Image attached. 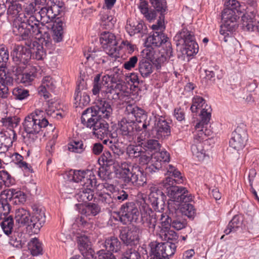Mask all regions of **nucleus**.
I'll list each match as a JSON object with an SVG mask.
<instances>
[{
    "label": "nucleus",
    "instance_id": "f704fd0d",
    "mask_svg": "<svg viewBox=\"0 0 259 259\" xmlns=\"http://www.w3.org/2000/svg\"><path fill=\"white\" fill-rule=\"evenodd\" d=\"M153 70L151 62L145 58H142L139 62V71L144 78L150 76Z\"/></svg>",
    "mask_w": 259,
    "mask_h": 259
},
{
    "label": "nucleus",
    "instance_id": "09e8293b",
    "mask_svg": "<svg viewBox=\"0 0 259 259\" xmlns=\"http://www.w3.org/2000/svg\"><path fill=\"white\" fill-rule=\"evenodd\" d=\"M9 201L1 193L0 195V220L5 219L10 212Z\"/></svg>",
    "mask_w": 259,
    "mask_h": 259
},
{
    "label": "nucleus",
    "instance_id": "864d4df0",
    "mask_svg": "<svg viewBox=\"0 0 259 259\" xmlns=\"http://www.w3.org/2000/svg\"><path fill=\"white\" fill-rule=\"evenodd\" d=\"M29 249L33 256L41 254L42 252L41 243L38 239L36 238H33L29 243Z\"/></svg>",
    "mask_w": 259,
    "mask_h": 259
},
{
    "label": "nucleus",
    "instance_id": "473e14b6",
    "mask_svg": "<svg viewBox=\"0 0 259 259\" xmlns=\"http://www.w3.org/2000/svg\"><path fill=\"white\" fill-rule=\"evenodd\" d=\"M23 70H20V69L14 70L15 77V80L18 83H23L25 85H28L30 84L31 82L34 80V75L33 73H22Z\"/></svg>",
    "mask_w": 259,
    "mask_h": 259
},
{
    "label": "nucleus",
    "instance_id": "f257e3e1",
    "mask_svg": "<svg viewBox=\"0 0 259 259\" xmlns=\"http://www.w3.org/2000/svg\"><path fill=\"white\" fill-rule=\"evenodd\" d=\"M22 20L18 17L13 22L12 31L14 35L18 36L19 41H25L32 39L33 35L37 37L44 30H47L48 27L40 22L34 15L30 16Z\"/></svg>",
    "mask_w": 259,
    "mask_h": 259
},
{
    "label": "nucleus",
    "instance_id": "72a5a7b5",
    "mask_svg": "<svg viewBox=\"0 0 259 259\" xmlns=\"http://www.w3.org/2000/svg\"><path fill=\"white\" fill-rule=\"evenodd\" d=\"M173 214H171V219H172L171 227L177 230H180L187 225V222L184 220L182 216L180 214L178 209L175 207Z\"/></svg>",
    "mask_w": 259,
    "mask_h": 259
},
{
    "label": "nucleus",
    "instance_id": "a18cd8bd",
    "mask_svg": "<svg viewBox=\"0 0 259 259\" xmlns=\"http://www.w3.org/2000/svg\"><path fill=\"white\" fill-rule=\"evenodd\" d=\"M101 74H98L96 75L94 79V87L92 89L93 93L94 95H97L99 92L101 91L102 93L106 94V92L103 91L106 90L107 88H109V84L104 85L105 83L104 81H103V78L102 81H100Z\"/></svg>",
    "mask_w": 259,
    "mask_h": 259
},
{
    "label": "nucleus",
    "instance_id": "c85d7f7f",
    "mask_svg": "<svg viewBox=\"0 0 259 259\" xmlns=\"http://www.w3.org/2000/svg\"><path fill=\"white\" fill-rule=\"evenodd\" d=\"M212 109L211 107L209 105H206L204 108L201 111L199 115L200 120L196 123L195 126V128H205V126L209 122L211 116Z\"/></svg>",
    "mask_w": 259,
    "mask_h": 259
},
{
    "label": "nucleus",
    "instance_id": "8fccbe9b",
    "mask_svg": "<svg viewBox=\"0 0 259 259\" xmlns=\"http://www.w3.org/2000/svg\"><path fill=\"white\" fill-rule=\"evenodd\" d=\"M22 8L21 5L16 0H9L8 3L7 14L13 17L20 15Z\"/></svg>",
    "mask_w": 259,
    "mask_h": 259
},
{
    "label": "nucleus",
    "instance_id": "0eeeda50",
    "mask_svg": "<svg viewBox=\"0 0 259 259\" xmlns=\"http://www.w3.org/2000/svg\"><path fill=\"white\" fill-rule=\"evenodd\" d=\"M112 109L110 105L102 99L98 98L96 105L88 108L82 113V122L88 118H93L95 115H99L104 118H108L111 114Z\"/></svg>",
    "mask_w": 259,
    "mask_h": 259
},
{
    "label": "nucleus",
    "instance_id": "052dcab7",
    "mask_svg": "<svg viewBox=\"0 0 259 259\" xmlns=\"http://www.w3.org/2000/svg\"><path fill=\"white\" fill-rule=\"evenodd\" d=\"M155 11L160 13L162 15L167 10L166 2L165 0H149Z\"/></svg>",
    "mask_w": 259,
    "mask_h": 259
},
{
    "label": "nucleus",
    "instance_id": "5701e85b",
    "mask_svg": "<svg viewBox=\"0 0 259 259\" xmlns=\"http://www.w3.org/2000/svg\"><path fill=\"white\" fill-rule=\"evenodd\" d=\"M13 78L9 73H6L4 69H0V97H7L8 88L7 85H12Z\"/></svg>",
    "mask_w": 259,
    "mask_h": 259
},
{
    "label": "nucleus",
    "instance_id": "79ce46f5",
    "mask_svg": "<svg viewBox=\"0 0 259 259\" xmlns=\"http://www.w3.org/2000/svg\"><path fill=\"white\" fill-rule=\"evenodd\" d=\"M139 8L141 12L146 19L149 21L154 19L156 17V13L154 10H149L148 2L145 0H140Z\"/></svg>",
    "mask_w": 259,
    "mask_h": 259
},
{
    "label": "nucleus",
    "instance_id": "dca6fc26",
    "mask_svg": "<svg viewBox=\"0 0 259 259\" xmlns=\"http://www.w3.org/2000/svg\"><path fill=\"white\" fill-rule=\"evenodd\" d=\"M154 137L158 139H164L170 135L169 123L163 118L156 120L155 126L152 130Z\"/></svg>",
    "mask_w": 259,
    "mask_h": 259
},
{
    "label": "nucleus",
    "instance_id": "de8ad7c7",
    "mask_svg": "<svg viewBox=\"0 0 259 259\" xmlns=\"http://www.w3.org/2000/svg\"><path fill=\"white\" fill-rule=\"evenodd\" d=\"M184 203V204H182L180 208L178 205H176L174 207H176L177 209L179 210L180 214L182 216L183 214L187 216L189 218L193 217L195 213V210L193 205L187 202Z\"/></svg>",
    "mask_w": 259,
    "mask_h": 259
},
{
    "label": "nucleus",
    "instance_id": "b1692460",
    "mask_svg": "<svg viewBox=\"0 0 259 259\" xmlns=\"http://www.w3.org/2000/svg\"><path fill=\"white\" fill-rule=\"evenodd\" d=\"M25 45L29 47L30 51H34V56L36 59L38 60H43L46 56V50L43 46L40 45L36 40L32 39L26 40L24 41Z\"/></svg>",
    "mask_w": 259,
    "mask_h": 259
},
{
    "label": "nucleus",
    "instance_id": "a19ab883",
    "mask_svg": "<svg viewBox=\"0 0 259 259\" xmlns=\"http://www.w3.org/2000/svg\"><path fill=\"white\" fill-rule=\"evenodd\" d=\"M125 113L127 115L131 114L135 118L141 117L144 119L146 117L145 111L140 108L138 107L134 104L126 103Z\"/></svg>",
    "mask_w": 259,
    "mask_h": 259
},
{
    "label": "nucleus",
    "instance_id": "7c9ffc66",
    "mask_svg": "<svg viewBox=\"0 0 259 259\" xmlns=\"http://www.w3.org/2000/svg\"><path fill=\"white\" fill-rule=\"evenodd\" d=\"M237 13L228 9H224L222 12L223 23H228L236 28V21L239 18Z\"/></svg>",
    "mask_w": 259,
    "mask_h": 259
},
{
    "label": "nucleus",
    "instance_id": "5fc2aeb1",
    "mask_svg": "<svg viewBox=\"0 0 259 259\" xmlns=\"http://www.w3.org/2000/svg\"><path fill=\"white\" fill-rule=\"evenodd\" d=\"M196 132L194 136V143H204L207 141V135L208 133L205 128H195Z\"/></svg>",
    "mask_w": 259,
    "mask_h": 259
},
{
    "label": "nucleus",
    "instance_id": "9d476101",
    "mask_svg": "<svg viewBox=\"0 0 259 259\" xmlns=\"http://www.w3.org/2000/svg\"><path fill=\"white\" fill-rule=\"evenodd\" d=\"M176 37L181 38L184 45L186 53L189 56L196 54L199 50L198 44L195 41L194 33L184 28L177 34Z\"/></svg>",
    "mask_w": 259,
    "mask_h": 259
},
{
    "label": "nucleus",
    "instance_id": "603ef678",
    "mask_svg": "<svg viewBox=\"0 0 259 259\" xmlns=\"http://www.w3.org/2000/svg\"><path fill=\"white\" fill-rule=\"evenodd\" d=\"M99 200L107 208L114 209L115 205L113 200V193H100L98 195Z\"/></svg>",
    "mask_w": 259,
    "mask_h": 259
},
{
    "label": "nucleus",
    "instance_id": "13d9d810",
    "mask_svg": "<svg viewBox=\"0 0 259 259\" xmlns=\"http://www.w3.org/2000/svg\"><path fill=\"white\" fill-rule=\"evenodd\" d=\"M225 9L233 10L237 13L238 15L243 13V10H244V9L242 8L243 6L237 0H228L225 3Z\"/></svg>",
    "mask_w": 259,
    "mask_h": 259
},
{
    "label": "nucleus",
    "instance_id": "7ed1b4c3",
    "mask_svg": "<svg viewBox=\"0 0 259 259\" xmlns=\"http://www.w3.org/2000/svg\"><path fill=\"white\" fill-rule=\"evenodd\" d=\"M44 111L36 109L25 118L23 123L24 132L22 136L24 139L31 138L33 140L35 135L40 131L41 128L48 125L49 121L44 117Z\"/></svg>",
    "mask_w": 259,
    "mask_h": 259
},
{
    "label": "nucleus",
    "instance_id": "58836bf2",
    "mask_svg": "<svg viewBox=\"0 0 259 259\" xmlns=\"http://www.w3.org/2000/svg\"><path fill=\"white\" fill-rule=\"evenodd\" d=\"M100 40L103 48L110 45H115L117 40L115 36L109 31H104L100 34Z\"/></svg>",
    "mask_w": 259,
    "mask_h": 259
},
{
    "label": "nucleus",
    "instance_id": "6ab92c4d",
    "mask_svg": "<svg viewBox=\"0 0 259 259\" xmlns=\"http://www.w3.org/2000/svg\"><path fill=\"white\" fill-rule=\"evenodd\" d=\"M32 216L31 224L36 230H39L46 222L45 209L41 205L33 204L31 206Z\"/></svg>",
    "mask_w": 259,
    "mask_h": 259
},
{
    "label": "nucleus",
    "instance_id": "1a4fd4ad",
    "mask_svg": "<svg viewBox=\"0 0 259 259\" xmlns=\"http://www.w3.org/2000/svg\"><path fill=\"white\" fill-rule=\"evenodd\" d=\"M134 120L123 118L118 121V126L115 132H113L111 136L115 139L118 137H121L128 142L133 139L135 135L134 128Z\"/></svg>",
    "mask_w": 259,
    "mask_h": 259
},
{
    "label": "nucleus",
    "instance_id": "4468645a",
    "mask_svg": "<svg viewBox=\"0 0 259 259\" xmlns=\"http://www.w3.org/2000/svg\"><path fill=\"white\" fill-rule=\"evenodd\" d=\"M121 80L120 75L116 71L113 74L110 75H107L103 76V81H104V85L107 84L109 82V88H107L106 90H103L106 92L108 95L110 94L113 96L117 95L119 96L121 93L120 90L122 88V85L120 82Z\"/></svg>",
    "mask_w": 259,
    "mask_h": 259
},
{
    "label": "nucleus",
    "instance_id": "0e129e2a",
    "mask_svg": "<svg viewBox=\"0 0 259 259\" xmlns=\"http://www.w3.org/2000/svg\"><path fill=\"white\" fill-rule=\"evenodd\" d=\"M93 187L82 186V204L88 203V201H91L94 196V191Z\"/></svg>",
    "mask_w": 259,
    "mask_h": 259
},
{
    "label": "nucleus",
    "instance_id": "a878e982",
    "mask_svg": "<svg viewBox=\"0 0 259 259\" xmlns=\"http://www.w3.org/2000/svg\"><path fill=\"white\" fill-rule=\"evenodd\" d=\"M65 26L63 19L57 18L55 23L52 26L53 39L55 42H59L62 41L63 38V29Z\"/></svg>",
    "mask_w": 259,
    "mask_h": 259
},
{
    "label": "nucleus",
    "instance_id": "e2e57ef3",
    "mask_svg": "<svg viewBox=\"0 0 259 259\" xmlns=\"http://www.w3.org/2000/svg\"><path fill=\"white\" fill-rule=\"evenodd\" d=\"M156 161L161 162L160 163L163 164L170 161V154L165 150L157 151L153 158Z\"/></svg>",
    "mask_w": 259,
    "mask_h": 259
},
{
    "label": "nucleus",
    "instance_id": "4c0bfd02",
    "mask_svg": "<svg viewBox=\"0 0 259 259\" xmlns=\"http://www.w3.org/2000/svg\"><path fill=\"white\" fill-rule=\"evenodd\" d=\"M126 29L128 34L131 35H134L136 33H146L147 29H144V24L143 22H133L127 24Z\"/></svg>",
    "mask_w": 259,
    "mask_h": 259
},
{
    "label": "nucleus",
    "instance_id": "a211bd4d",
    "mask_svg": "<svg viewBox=\"0 0 259 259\" xmlns=\"http://www.w3.org/2000/svg\"><path fill=\"white\" fill-rule=\"evenodd\" d=\"M38 94L40 97H50L55 94L56 91V82L50 76L44 77L41 81V85L38 88Z\"/></svg>",
    "mask_w": 259,
    "mask_h": 259
},
{
    "label": "nucleus",
    "instance_id": "423d86ee",
    "mask_svg": "<svg viewBox=\"0 0 259 259\" xmlns=\"http://www.w3.org/2000/svg\"><path fill=\"white\" fill-rule=\"evenodd\" d=\"M11 57L16 70H23L29 63L31 57V51L25 44H14L10 53Z\"/></svg>",
    "mask_w": 259,
    "mask_h": 259
},
{
    "label": "nucleus",
    "instance_id": "6e6552de",
    "mask_svg": "<svg viewBox=\"0 0 259 259\" xmlns=\"http://www.w3.org/2000/svg\"><path fill=\"white\" fill-rule=\"evenodd\" d=\"M145 46L159 47L163 46L166 55L171 59L173 57V51L169 38L162 32L155 31L149 36L145 42Z\"/></svg>",
    "mask_w": 259,
    "mask_h": 259
},
{
    "label": "nucleus",
    "instance_id": "774afa93",
    "mask_svg": "<svg viewBox=\"0 0 259 259\" xmlns=\"http://www.w3.org/2000/svg\"><path fill=\"white\" fill-rule=\"evenodd\" d=\"M167 60V58L164 54L160 53L159 51L154 57V59L152 60L153 64L156 67L157 69L161 68V66H163Z\"/></svg>",
    "mask_w": 259,
    "mask_h": 259
},
{
    "label": "nucleus",
    "instance_id": "49530a36",
    "mask_svg": "<svg viewBox=\"0 0 259 259\" xmlns=\"http://www.w3.org/2000/svg\"><path fill=\"white\" fill-rule=\"evenodd\" d=\"M36 38L41 43L40 46H43V48L45 47V49L49 50L53 49L52 39L48 28L47 30H44L42 31V33H39Z\"/></svg>",
    "mask_w": 259,
    "mask_h": 259
},
{
    "label": "nucleus",
    "instance_id": "f3484780",
    "mask_svg": "<svg viewBox=\"0 0 259 259\" xmlns=\"http://www.w3.org/2000/svg\"><path fill=\"white\" fill-rule=\"evenodd\" d=\"M165 197L163 192L156 187H151L149 200L153 208L157 212L164 209Z\"/></svg>",
    "mask_w": 259,
    "mask_h": 259
},
{
    "label": "nucleus",
    "instance_id": "c03bdc74",
    "mask_svg": "<svg viewBox=\"0 0 259 259\" xmlns=\"http://www.w3.org/2000/svg\"><path fill=\"white\" fill-rule=\"evenodd\" d=\"M82 206L84 207L82 208V214H85L86 216L90 214L95 216L100 212V206L94 203L88 202L82 204Z\"/></svg>",
    "mask_w": 259,
    "mask_h": 259
},
{
    "label": "nucleus",
    "instance_id": "3c124183",
    "mask_svg": "<svg viewBox=\"0 0 259 259\" xmlns=\"http://www.w3.org/2000/svg\"><path fill=\"white\" fill-rule=\"evenodd\" d=\"M159 236L162 240L166 241L167 242H169V241L177 240L178 238L177 233L174 231L170 230V228L160 229Z\"/></svg>",
    "mask_w": 259,
    "mask_h": 259
},
{
    "label": "nucleus",
    "instance_id": "aec40b11",
    "mask_svg": "<svg viewBox=\"0 0 259 259\" xmlns=\"http://www.w3.org/2000/svg\"><path fill=\"white\" fill-rule=\"evenodd\" d=\"M143 212H141V222L142 224L148 228L149 233H153L158 219L157 212L152 211L147 207Z\"/></svg>",
    "mask_w": 259,
    "mask_h": 259
},
{
    "label": "nucleus",
    "instance_id": "cd10ccee",
    "mask_svg": "<svg viewBox=\"0 0 259 259\" xmlns=\"http://www.w3.org/2000/svg\"><path fill=\"white\" fill-rule=\"evenodd\" d=\"M167 207L169 210L168 215L162 213L160 211L157 212L161 224V226L159 227L160 229H167L171 226L172 219H171V214H173L174 210H175V208L172 207V202L168 203Z\"/></svg>",
    "mask_w": 259,
    "mask_h": 259
},
{
    "label": "nucleus",
    "instance_id": "69168bd1",
    "mask_svg": "<svg viewBox=\"0 0 259 259\" xmlns=\"http://www.w3.org/2000/svg\"><path fill=\"white\" fill-rule=\"evenodd\" d=\"M144 147L153 152L154 155L157 151L160 150L161 144L157 140L150 139L147 141L144 144L142 143Z\"/></svg>",
    "mask_w": 259,
    "mask_h": 259
},
{
    "label": "nucleus",
    "instance_id": "20e7f679",
    "mask_svg": "<svg viewBox=\"0 0 259 259\" xmlns=\"http://www.w3.org/2000/svg\"><path fill=\"white\" fill-rule=\"evenodd\" d=\"M117 214L123 225L137 224L139 222L140 211L138 203L130 201L122 204Z\"/></svg>",
    "mask_w": 259,
    "mask_h": 259
},
{
    "label": "nucleus",
    "instance_id": "c9c22d12",
    "mask_svg": "<svg viewBox=\"0 0 259 259\" xmlns=\"http://www.w3.org/2000/svg\"><path fill=\"white\" fill-rule=\"evenodd\" d=\"M96 179L92 170L82 171V186L93 187L96 186Z\"/></svg>",
    "mask_w": 259,
    "mask_h": 259
},
{
    "label": "nucleus",
    "instance_id": "39448f33",
    "mask_svg": "<svg viewBox=\"0 0 259 259\" xmlns=\"http://www.w3.org/2000/svg\"><path fill=\"white\" fill-rule=\"evenodd\" d=\"M149 246L150 248L149 259H168L174 254L176 249L175 244L170 242L154 241L151 242Z\"/></svg>",
    "mask_w": 259,
    "mask_h": 259
},
{
    "label": "nucleus",
    "instance_id": "2f4dec72",
    "mask_svg": "<svg viewBox=\"0 0 259 259\" xmlns=\"http://www.w3.org/2000/svg\"><path fill=\"white\" fill-rule=\"evenodd\" d=\"M59 108V103L56 101L55 98H51L47 101H45L42 103V110H45L48 116L60 115L61 114L55 113L56 110Z\"/></svg>",
    "mask_w": 259,
    "mask_h": 259
},
{
    "label": "nucleus",
    "instance_id": "bf43d9fd",
    "mask_svg": "<svg viewBox=\"0 0 259 259\" xmlns=\"http://www.w3.org/2000/svg\"><path fill=\"white\" fill-rule=\"evenodd\" d=\"M241 224L240 217L238 215H235L229 223L227 228L224 230V233L228 235L232 232L236 231Z\"/></svg>",
    "mask_w": 259,
    "mask_h": 259
},
{
    "label": "nucleus",
    "instance_id": "ea45409f",
    "mask_svg": "<svg viewBox=\"0 0 259 259\" xmlns=\"http://www.w3.org/2000/svg\"><path fill=\"white\" fill-rule=\"evenodd\" d=\"M103 52L101 50L92 49L91 47L88 49L87 52L84 53V56L85 57L87 61H93L97 63H100L102 60L101 56Z\"/></svg>",
    "mask_w": 259,
    "mask_h": 259
},
{
    "label": "nucleus",
    "instance_id": "bb28decb",
    "mask_svg": "<svg viewBox=\"0 0 259 259\" xmlns=\"http://www.w3.org/2000/svg\"><path fill=\"white\" fill-rule=\"evenodd\" d=\"M15 219L19 227L29 226L31 224L30 212L24 208H19L16 210Z\"/></svg>",
    "mask_w": 259,
    "mask_h": 259
},
{
    "label": "nucleus",
    "instance_id": "6e6d98bb",
    "mask_svg": "<svg viewBox=\"0 0 259 259\" xmlns=\"http://www.w3.org/2000/svg\"><path fill=\"white\" fill-rule=\"evenodd\" d=\"M166 170V175H167L168 177H171L175 179V183H182L183 180L180 171L178 170L177 169L170 164L167 166Z\"/></svg>",
    "mask_w": 259,
    "mask_h": 259
},
{
    "label": "nucleus",
    "instance_id": "393cba45",
    "mask_svg": "<svg viewBox=\"0 0 259 259\" xmlns=\"http://www.w3.org/2000/svg\"><path fill=\"white\" fill-rule=\"evenodd\" d=\"M82 259H96L95 251L92 248V243L89 237L82 234Z\"/></svg>",
    "mask_w": 259,
    "mask_h": 259
},
{
    "label": "nucleus",
    "instance_id": "680f3d73",
    "mask_svg": "<svg viewBox=\"0 0 259 259\" xmlns=\"http://www.w3.org/2000/svg\"><path fill=\"white\" fill-rule=\"evenodd\" d=\"M19 121V119L16 116H9L2 119L3 125L8 130H13L14 127L17 126Z\"/></svg>",
    "mask_w": 259,
    "mask_h": 259
},
{
    "label": "nucleus",
    "instance_id": "f03ea898",
    "mask_svg": "<svg viewBox=\"0 0 259 259\" xmlns=\"http://www.w3.org/2000/svg\"><path fill=\"white\" fill-rule=\"evenodd\" d=\"M116 177L125 186H144L147 179L139 166H134L131 163L123 162L119 168L115 169Z\"/></svg>",
    "mask_w": 259,
    "mask_h": 259
},
{
    "label": "nucleus",
    "instance_id": "c756f323",
    "mask_svg": "<svg viewBox=\"0 0 259 259\" xmlns=\"http://www.w3.org/2000/svg\"><path fill=\"white\" fill-rule=\"evenodd\" d=\"M104 247L108 252L105 253H112L118 252L121 248V243L117 237H111L106 239L104 242Z\"/></svg>",
    "mask_w": 259,
    "mask_h": 259
},
{
    "label": "nucleus",
    "instance_id": "2eb2a0df",
    "mask_svg": "<svg viewBox=\"0 0 259 259\" xmlns=\"http://www.w3.org/2000/svg\"><path fill=\"white\" fill-rule=\"evenodd\" d=\"M247 134L245 128L237 126L232 133V136L229 141L230 146L235 150L239 151L243 149L246 145Z\"/></svg>",
    "mask_w": 259,
    "mask_h": 259
},
{
    "label": "nucleus",
    "instance_id": "4d7b16f0",
    "mask_svg": "<svg viewBox=\"0 0 259 259\" xmlns=\"http://www.w3.org/2000/svg\"><path fill=\"white\" fill-rule=\"evenodd\" d=\"M64 178L66 181L79 183L81 181L80 170L71 169L65 174Z\"/></svg>",
    "mask_w": 259,
    "mask_h": 259
},
{
    "label": "nucleus",
    "instance_id": "9b49d317",
    "mask_svg": "<svg viewBox=\"0 0 259 259\" xmlns=\"http://www.w3.org/2000/svg\"><path fill=\"white\" fill-rule=\"evenodd\" d=\"M109 124L102 118L97 122L95 126L93 128V134L95 137L100 140H103V143L106 145L111 144L110 146L112 148L114 153H115V150L112 147L113 142L109 139V138L113 139L111 132L109 129Z\"/></svg>",
    "mask_w": 259,
    "mask_h": 259
},
{
    "label": "nucleus",
    "instance_id": "ddd939ff",
    "mask_svg": "<svg viewBox=\"0 0 259 259\" xmlns=\"http://www.w3.org/2000/svg\"><path fill=\"white\" fill-rule=\"evenodd\" d=\"M168 196L170 198L168 203L172 202L174 205L175 202L183 203L188 202L192 200V196L188 194V191L185 187L175 186L169 189L167 192ZM174 206H172L174 207Z\"/></svg>",
    "mask_w": 259,
    "mask_h": 259
},
{
    "label": "nucleus",
    "instance_id": "4be33fe9",
    "mask_svg": "<svg viewBox=\"0 0 259 259\" xmlns=\"http://www.w3.org/2000/svg\"><path fill=\"white\" fill-rule=\"evenodd\" d=\"M3 194V197H5L8 201H14V203L17 204L23 203L26 201L25 194L18 189H9L3 191L1 192Z\"/></svg>",
    "mask_w": 259,
    "mask_h": 259
},
{
    "label": "nucleus",
    "instance_id": "f8f14e48",
    "mask_svg": "<svg viewBox=\"0 0 259 259\" xmlns=\"http://www.w3.org/2000/svg\"><path fill=\"white\" fill-rule=\"evenodd\" d=\"M142 231L143 229L140 226L133 225L121 230L119 237L124 244L135 245L139 242Z\"/></svg>",
    "mask_w": 259,
    "mask_h": 259
},
{
    "label": "nucleus",
    "instance_id": "37998d69",
    "mask_svg": "<svg viewBox=\"0 0 259 259\" xmlns=\"http://www.w3.org/2000/svg\"><path fill=\"white\" fill-rule=\"evenodd\" d=\"M205 143H193L191 146L193 155L197 158L199 161H202L206 156L203 145Z\"/></svg>",
    "mask_w": 259,
    "mask_h": 259
},
{
    "label": "nucleus",
    "instance_id": "412c9836",
    "mask_svg": "<svg viewBox=\"0 0 259 259\" xmlns=\"http://www.w3.org/2000/svg\"><path fill=\"white\" fill-rule=\"evenodd\" d=\"M16 140L17 136L14 130L0 132V150H7L12 146L13 142Z\"/></svg>",
    "mask_w": 259,
    "mask_h": 259
},
{
    "label": "nucleus",
    "instance_id": "338daca9",
    "mask_svg": "<svg viewBox=\"0 0 259 259\" xmlns=\"http://www.w3.org/2000/svg\"><path fill=\"white\" fill-rule=\"evenodd\" d=\"M146 48L141 52L142 58H145L151 62L154 59L157 51L154 50L153 47L151 46H145Z\"/></svg>",
    "mask_w": 259,
    "mask_h": 259
},
{
    "label": "nucleus",
    "instance_id": "e433bc0d",
    "mask_svg": "<svg viewBox=\"0 0 259 259\" xmlns=\"http://www.w3.org/2000/svg\"><path fill=\"white\" fill-rule=\"evenodd\" d=\"M98 162L100 165L103 166L108 167L113 165L114 168L115 167L114 165L115 164V156L108 151H104L99 158Z\"/></svg>",
    "mask_w": 259,
    "mask_h": 259
}]
</instances>
